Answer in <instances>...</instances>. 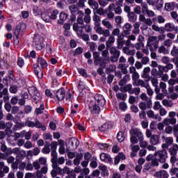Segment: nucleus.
Masks as SVG:
<instances>
[{
  "label": "nucleus",
  "instance_id": "1",
  "mask_svg": "<svg viewBox=\"0 0 178 178\" xmlns=\"http://www.w3.org/2000/svg\"><path fill=\"white\" fill-rule=\"evenodd\" d=\"M129 134L131 136V144H138L140 140L144 138V134L137 128H132L129 131Z\"/></svg>",
  "mask_w": 178,
  "mask_h": 178
},
{
  "label": "nucleus",
  "instance_id": "2",
  "mask_svg": "<svg viewBox=\"0 0 178 178\" xmlns=\"http://www.w3.org/2000/svg\"><path fill=\"white\" fill-rule=\"evenodd\" d=\"M40 66L42 67V69H44L47 66V61L43 58H39L38 59V64L33 65L35 74H36V76H38V79H42V76H44V74L42 73V70H41Z\"/></svg>",
  "mask_w": 178,
  "mask_h": 178
},
{
  "label": "nucleus",
  "instance_id": "3",
  "mask_svg": "<svg viewBox=\"0 0 178 178\" xmlns=\"http://www.w3.org/2000/svg\"><path fill=\"white\" fill-rule=\"evenodd\" d=\"M29 94L31 95L33 99V104H35V105H40L41 104H44L42 102V96L40 93L38 92V90L35 89V87L29 88L28 89Z\"/></svg>",
  "mask_w": 178,
  "mask_h": 178
},
{
  "label": "nucleus",
  "instance_id": "4",
  "mask_svg": "<svg viewBox=\"0 0 178 178\" xmlns=\"http://www.w3.org/2000/svg\"><path fill=\"white\" fill-rule=\"evenodd\" d=\"M154 156L159 159L160 163H165L168 159V150L163 149L154 152Z\"/></svg>",
  "mask_w": 178,
  "mask_h": 178
},
{
  "label": "nucleus",
  "instance_id": "5",
  "mask_svg": "<svg viewBox=\"0 0 178 178\" xmlns=\"http://www.w3.org/2000/svg\"><path fill=\"white\" fill-rule=\"evenodd\" d=\"M163 144L161 145L162 149H168L170 145H173V137H166L165 136H161Z\"/></svg>",
  "mask_w": 178,
  "mask_h": 178
},
{
  "label": "nucleus",
  "instance_id": "6",
  "mask_svg": "<svg viewBox=\"0 0 178 178\" xmlns=\"http://www.w3.org/2000/svg\"><path fill=\"white\" fill-rule=\"evenodd\" d=\"M44 41V38H42L40 35H35L33 39V42L35 43V47L36 49H38V51H40V49H42V42Z\"/></svg>",
  "mask_w": 178,
  "mask_h": 178
},
{
  "label": "nucleus",
  "instance_id": "7",
  "mask_svg": "<svg viewBox=\"0 0 178 178\" xmlns=\"http://www.w3.org/2000/svg\"><path fill=\"white\" fill-rule=\"evenodd\" d=\"M132 28L133 25H131V24L128 22L125 23L122 26V37H127V35H130Z\"/></svg>",
  "mask_w": 178,
  "mask_h": 178
},
{
  "label": "nucleus",
  "instance_id": "8",
  "mask_svg": "<svg viewBox=\"0 0 178 178\" xmlns=\"http://www.w3.org/2000/svg\"><path fill=\"white\" fill-rule=\"evenodd\" d=\"M149 79H147L145 81L143 79H139L136 82H133L132 84L134 87H142L143 88H146L147 86H149Z\"/></svg>",
  "mask_w": 178,
  "mask_h": 178
},
{
  "label": "nucleus",
  "instance_id": "9",
  "mask_svg": "<svg viewBox=\"0 0 178 178\" xmlns=\"http://www.w3.org/2000/svg\"><path fill=\"white\" fill-rule=\"evenodd\" d=\"M154 47L155 49L158 48V38L156 36H150L148 38L147 47Z\"/></svg>",
  "mask_w": 178,
  "mask_h": 178
},
{
  "label": "nucleus",
  "instance_id": "10",
  "mask_svg": "<svg viewBox=\"0 0 178 178\" xmlns=\"http://www.w3.org/2000/svg\"><path fill=\"white\" fill-rule=\"evenodd\" d=\"M95 102L99 105V106H104L106 104L105 98L102 95L96 94L95 95Z\"/></svg>",
  "mask_w": 178,
  "mask_h": 178
},
{
  "label": "nucleus",
  "instance_id": "11",
  "mask_svg": "<svg viewBox=\"0 0 178 178\" xmlns=\"http://www.w3.org/2000/svg\"><path fill=\"white\" fill-rule=\"evenodd\" d=\"M140 98L142 99V101H145L147 102L148 109H151V108H152V99H151V97H148L147 94L142 93L140 96Z\"/></svg>",
  "mask_w": 178,
  "mask_h": 178
},
{
  "label": "nucleus",
  "instance_id": "12",
  "mask_svg": "<svg viewBox=\"0 0 178 178\" xmlns=\"http://www.w3.org/2000/svg\"><path fill=\"white\" fill-rule=\"evenodd\" d=\"M65 97H66L65 89L60 88L56 92V97L58 101H63V99H65Z\"/></svg>",
  "mask_w": 178,
  "mask_h": 178
},
{
  "label": "nucleus",
  "instance_id": "13",
  "mask_svg": "<svg viewBox=\"0 0 178 178\" xmlns=\"http://www.w3.org/2000/svg\"><path fill=\"white\" fill-rule=\"evenodd\" d=\"M139 20L147 26H152V20L151 18H147L145 17V15L143 14L139 15Z\"/></svg>",
  "mask_w": 178,
  "mask_h": 178
},
{
  "label": "nucleus",
  "instance_id": "14",
  "mask_svg": "<svg viewBox=\"0 0 178 178\" xmlns=\"http://www.w3.org/2000/svg\"><path fill=\"white\" fill-rule=\"evenodd\" d=\"M69 9L72 15V17H71V20L72 22H73V20L76 19L75 15L79 11V7H77V6H76L75 4H72L71 6H69Z\"/></svg>",
  "mask_w": 178,
  "mask_h": 178
},
{
  "label": "nucleus",
  "instance_id": "15",
  "mask_svg": "<svg viewBox=\"0 0 178 178\" xmlns=\"http://www.w3.org/2000/svg\"><path fill=\"white\" fill-rule=\"evenodd\" d=\"M147 115L148 118H150L151 119H154V120H158V122H161L162 120V117L159 116V114L155 115V113L152 110H149L147 112Z\"/></svg>",
  "mask_w": 178,
  "mask_h": 178
},
{
  "label": "nucleus",
  "instance_id": "16",
  "mask_svg": "<svg viewBox=\"0 0 178 178\" xmlns=\"http://www.w3.org/2000/svg\"><path fill=\"white\" fill-rule=\"evenodd\" d=\"M165 29L166 31H175V33H178V27L175 26L174 24L172 22H168L165 24Z\"/></svg>",
  "mask_w": 178,
  "mask_h": 178
},
{
  "label": "nucleus",
  "instance_id": "17",
  "mask_svg": "<svg viewBox=\"0 0 178 178\" xmlns=\"http://www.w3.org/2000/svg\"><path fill=\"white\" fill-rule=\"evenodd\" d=\"M100 159L103 162H106V163H112V157H111V155L106 154V153H102L100 154Z\"/></svg>",
  "mask_w": 178,
  "mask_h": 178
},
{
  "label": "nucleus",
  "instance_id": "18",
  "mask_svg": "<svg viewBox=\"0 0 178 178\" xmlns=\"http://www.w3.org/2000/svg\"><path fill=\"white\" fill-rule=\"evenodd\" d=\"M122 51L125 55H127V56H134V55H136V50L130 49L129 47H123Z\"/></svg>",
  "mask_w": 178,
  "mask_h": 178
},
{
  "label": "nucleus",
  "instance_id": "19",
  "mask_svg": "<svg viewBox=\"0 0 178 178\" xmlns=\"http://www.w3.org/2000/svg\"><path fill=\"white\" fill-rule=\"evenodd\" d=\"M90 109L92 113H99V111H101V106L95 102L93 104L90 105Z\"/></svg>",
  "mask_w": 178,
  "mask_h": 178
},
{
  "label": "nucleus",
  "instance_id": "20",
  "mask_svg": "<svg viewBox=\"0 0 178 178\" xmlns=\"http://www.w3.org/2000/svg\"><path fill=\"white\" fill-rule=\"evenodd\" d=\"M154 176L157 178H168L169 177V173L165 170H162L160 171L156 172L154 174Z\"/></svg>",
  "mask_w": 178,
  "mask_h": 178
},
{
  "label": "nucleus",
  "instance_id": "21",
  "mask_svg": "<svg viewBox=\"0 0 178 178\" xmlns=\"http://www.w3.org/2000/svg\"><path fill=\"white\" fill-rule=\"evenodd\" d=\"M178 151V145L177 143L172 144V146L168 149V152L171 156H177Z\"/></svg>",
  "mask_w": 178,
  "mask_h": 178
},
{
  "label": "nucleus",
  "instance_id": "22",
  "mask_svg": "<svg viewBox=\"0 0 178 178\" xmlns=\"http://www.w3.org/2000/svg\"><path fill=\"white\" fill-rule=\"evenodd\" d=\"M165 126H169V124H176L177 120L176 118H165L163 121Z\"/></svg>",
  "mask_w": 178,
  "mask_h": 178
},
{
  "label": "nucleus",
  "instance_id": "23",
  "mask_svg": "<svg viewBox=\"0 0 178 178\" xmlns=\"http://www.w3.org/2000/svg\"><path fill=\"white\" fill-rule=\"evenodd\" d=\"M40 106V107L36 108L34 111V114L36 115V116H38V115H41L42 112L45 110V106L44 105V103H41L40 104H36L37 106Z\"/></svg>",
  "mask_w": 178,
  "mask_h": 178
},
{
  "label": "nucleus",
  "instance_id": "24",
  "mask_svg": "<svg viewBox=\"0 0 178 178\" xmlns=\"http://www.w3.org/2000/svg\"><path fill=\"white\" fill-rule=\"evenodd\" d=\"M23 29H26V24H19L17 26V27H16V29H15V30L14 31V35L15 37H19V35H20V31H22L23 30Z\"/></svg>",
  "mask_w": 178,
  "mask_h": 178
},
{
  "label": "nucleus",
  "instance_id": "25",
  "mask_svg": "<svg viewBox=\"0 0 178 178\" xmlns=\"http://www.w3.org/2000/svg\"><path fill=\"white\" fill-rule=\"evenodd\" d=\"M120 90L131 94L133 91V85H131V83L127 84L124 86L121 87Z\"/></svg>",
  "mask_w": 178,
  "mask_h": 178
},
{
  "label": "nucleus",
  "instance_id": "26",
  "mask_svg": "<svg viewBox=\"0 0 178 178\" xmlns=\"http://www.w3.org/2000/svg\"><path fill=\"white\" fill-rule=\"evenodd\" d=\"M140 26H141V23L138 22L134 24V29L132 30V33L135 35H138V34H140Z\"/></svg>",
  "mask_w": 178,
  "mask_h": 178
},
{
  "label": "nucleus",
  "instance_id": "27",
  "mask_svg": "<svg viewBox=\"0 0 178 178\" xmlns=\"http://www.w3.org/2000/svg\"><path fill=\"white\" fill-rule=\"evenodd\" d=\"M124 159H126V156L122 152H120L118 156H115L114 163L115 165H118L121 160L123 161Z\"/></svg>",
  "mask_w": 178,
  "mask_h": 178
},
{
  "label": "nucleus",
  "instance_id": "28",
  "mask_svg": "<svg viewBox=\"0 0 178 178\" xmlns=\"http://www.w3.org/2000/svg\"><path fill=\"white\" fill-rule=\"evenodd\" d=\"M48 173V165H45L42 167L40 170L36 171V176H42V175H47Z\"/></svg>",
  "mask_w": 178,
  "mask_h": 178
},
{
  "label": "nucleus",
  "instance_id": "29",
  "mask_svg": "<svg viewBox=\"0 0 178 178\" xmlns=\"http://www.w3.org/2000/svg\"><path fill=\"white\" fill-rule=\"evenodd\" d=\"M149 143L152 144V145H158V144H159V136L152 135L149 139Z\"/></svg>",
  "mask_w": 178,
  "mask_h": 178
},
{
  "label": "nucleus",
  "instance_id": "30",
  "mask_svg": "<svg viewBox=\"0 0 178 178\" xmlns=\"http://www.w3.org/2000/svg\"><path fill=\"white\" fill-rule=\"evenodd\" d=\"M102 24H103V26L106 29H108V30H112L113 29V25L111 22H109V20H108L107 18H105L102 21Z\"/></svg>",
  "mask_w": 178,
  "mask_h": 178
},
{
  "label": "nucleus",
  "instance_id": "31",
  "mask_svg": "<svg viewBox=\"0 0 178 178\" xmlns=\"http://www.w3.org/2000/svg\"><path fill=\"white\" fill-rule=\"evenodd\" d=\"M35 127H36L37 129H41L43 131H45V130H47V127H45V125H43L42 122L38 120V118L35 119Z\"/></svg>",
  "mask_w": 178,
  "mask_h": 178
},
{
  "label": "nucleus",
  "instance_id": "32",
  "mask_svg": "<svg viewBox=\"0 0 178 178\" xmlns=\"http://www.w3.org/2000/svg\"><path fill=\"white\" fill-rule=\"evenodd\" d=\"M115 36L113 35L109 36L108 40L106 42V48H111L112 45L115 44Z\"/></svg>",
  "mask_w": 178,
  "mask_h": 178
},
{
  "label": "nucleus",
  "instance_id": "33",
  "mask_svg": "<svg viewBox=\"0 0 178 178\" xmlns=\"http://www.w3.org/2000/svg\"><path fill=\"white\" fill-rule=\"evenodd\" d=\"M69 144L71 145V148H72V149H76V148L79 147V140L77 138H72L70 140Z\"/></svg>",
  "mask_w": 178,
  "mask_h": 178
},
{
  "label": "nucleus",
  "instance_id": "34",
  "mask_svg": "<svg viewBox=\"0 0 178 178\" xmlns=\"http://www.w3.org/2000/svg\"><path fill=\"white\" fill-rule=\"evenodd\" d=\"M92 20L94 22L95 26H101V17L99 15L95 14V13H94V15L92 16Z\"/></svg>",
  "mask_w": 178,
  "mask_h": 178
},
{
  "label": "nucleus",
  "instance_id": "35",
  "mask_svg": "<svg viewBox=\"0 0 178 178\" xmlns=\"http://www.w3.org/2000/svg\"><path fill=\"white\" fill-rule=\"evenodd\" d=\"M149 72H151V68L149 67H145L141 75L143 79H148V77H149Z\"/></svg>",
  "mask_w": 178,
  "mask_h": 178
},
{
  "label": "nucleus",
  "instance_id": "36",
  "mask_svg": "<svg viewBox=\"0 0 178 178\" xmlns=\"http://www.w3.org/2000/svg\"><path fill=\"white\" fill-rule=\"evenodd\" d=\"M159 54H163V55H168L169 54V49H167L163 44L160 46L158 49Z\"/></svg>",
  "mask_w": 178,
  "mask_h": 178
},
{
  "label": "nucleus",
  "instance_id": "37",
  "mask_svg": "<svg viewBox=\"0 0 178 178\" xmlns=\"http://www.w3.org/2000/svg\"><path fill=\"white\" fill-rule=\"evenodd\" d=\"M165 9L167 12H170L175 9V2L165 3Z\"/></svg>",
  "mask_w": 178,
  "mask_h": 178
},
{
  "label": "nucleus",
  "instance_id": "38",
  "mask_svg": "<svg viewBox=\"0 0 178 178\" xmlns=\"http://www.w3.org/2000/svg\"><path fill=\"white\" fill-rule=\"evenodd\" d=\"M88 3L89 6H90V8H92V9H94V10L98 9V7L99 6L98 5V2H97L95 0H88Z\"/></svg>",
  "mask_w": 178,
  "mask_h": 178
},
{
  "label": "nucleus",
  "instance_id": "39",
  "mask_svg": "<svg viewBox=\"0 0 178 178\" xmlns=\"http://www.w3.org/2000/svg\"><path fill=\"white\" fill-rule=\"evenodd\" d=\"M162 104L163 106H166L167 108H173V102L171 100H168L166 99L162 100Z\"/></svg>",
  "mask_w": 178,
  "mask_h": 178
},
{
  "label": "nucleus",
  "instance_id": "40",
  "mask_svg": "<svg viewBox=\"0 0 178 178\" xmlns=\"http://www.w3.org/2000/svg\"><path fill=\"white\" fill-rule=\"evenodd\" d=\"M152 30H154V31H158L159 33H160L161 34H163V33H165V28L163 27H159L156 24H153L152 26Z\"/></svg>",
  "mask_w": 178,
  "mask_h": 178
},
{
  "label": "nucleus",
  "instance_id": "41",
  "mask_svg": "<svg viewBox=\"0 0 178 178\" xmlns=\"http://www.w3.org/2000/svg\"><path fill=\"white\" fill-rule=\"evenodd\" d=\"M129 22L131 23H135L137 20V15L134 14V13L131 12L128 14Z\"/></svg>",
  "mask_w": 178,
  "mask_h": 178
},
{
  "label": "nucleus",
  "instance_id": "42",
  "mask_svg": "<svg viewBox=\"0 0 178 178\" xmlns=\"http://www.w3.org/2000/svg\"><path fill=\"white\" fill-rule=\"evenodd\" d=\"M42 152L43 154H49V152H51V148H50L49 143L46 142L44 147L42 149Z\"/></svg>",
  "mask_w": 178,
  "mask_h": 178
},
{
  "label": "nucleus",
  "instance_id": "43",
  "mask_svg": "<svg viewBox=\"0 0 178 178\" xmlns=\"http://www.w3.org/2000/svg\"><path fill=\"white\" fill-rule=\"evenodd\" d=\"M94 63L96 65H99L100 67H105V63H102V58L101 57L95 58Z\"/></svg>",
  "mask_w": 178,
  "mask_h": 178
},
{
  "label": "nucleus",
  "instance_id": "44",
  "mask_svg": "<svg viewBox=\"0 0 178 178\" xmlns=\"http://www.w3.org/2000/svg\"><path fill=\"white\" fill-rule=\"evenodd\" d=\"M134 144H136V143H131V145H129V148L130 149H131L132 152L138 153V151H140V145H134Z\"/></svg>",
  "mask_w": 178,
  "mask_h": 178
},
{
  "label": "nucleus",
  "instance_id": "45",
  "mask_svg": "<svg viewBox=\"0 0 178 178\" xmlns=\"http://www.w3.org/2000/svg\"><path fill=\"white\" fill-rule=\"evenodd\" d=\"M111 127V124L106 122L103 125H102L101 127H99V129L100 130V131H106V130H109Z\"/></svg>",
  "mask_w": 178,
  "mask_h": 178
},
{
  "label": "nucleus",
  "instance_id": "46",
  "mask_svg": "<svg viewBox=\"0 0 178 178\" xmlns=\"http://www.w3.org/2000/svg\"><path fill=\"white\" fill-rule=\"evenodd\" d=\"M173 44V41L170 39H167L163 42V45L166 47L168 49L172 47V44Z\"/></svg>",
  "mask_w": 178,
  "mask_h": 178
},
{
  "label": "nucleus",
  "instance_id": "47",
  "mask_svg": "<svg viewBox=\"0 0 178 178\" xmlns=\"http://www.w3.org/2000/svg\"><path fill=\"white\" fill-rule=\"evenodd\" d=\"M94 30L97 33V34H99L100 35H102L104 34V29L101 25H96L94 27Z\"/></svg>",
  "mask_w": 178,
  "mask_h": 178
},
{
  "label": "nucleus",
  "instance_id": "48",
  "mask_svg": "<svg viewBox=\"0 0 178 178\" xmlns=\"http://www.w3.org/2000/svg\"><path fill=\"white\" fill-rule=\"evenodd\" d=\"M139 108L141 109V111H147V108H148V102H142L139 103Z\"/></svg>",
  "mask_w": 178,
  "mask_h": 178
},
{
  "label": "nucleus",
  "instance_id": "49",
  "mask_svg": "<svg viewBox=\"0 0 178 178\" xmlns=\"http://www.w3.org/2000/svg\"><path fill=\"white\" fill-rule=\"evenodd\" d=\"M117 138L119 143H123L124 141V133L123 131L118 132L117 135Z\"/></svg>",
  "mask_w": 178,
  "mask_h": 178
},
{
  "label": "nucleus",
  "instance_id": "50",
  "mask_svg": "<svg viewBox=\"0 0 178 178\" xmlns=\"http://www.w3.org/2000/svg\"><path fill=\"white\" fill-rule=\"evenodd\" d=\"M139 141V145L140 148H147L148 147V142L147 140H144V138L142 140H138Z\"/></svg>",
  "mask_w": 178,
  "mask_h": 178
},
{
  "label": "nucleus",
  "instance_id": "51",
  "mask_svg": "<svg viewBox=\"0 0 178 178\" xmlns=\"http://www.w3.org/2000/svg\"><path fill=\"white\" fill-rule=\"evenodd\" d=\"M159 87L161 90V92H163V94H166V92H168V90H166V83L164 82H160L159 83Z\"/></svg>",
  "mask_w": 178,
  "mask_h": 178
},
{
  "label": "nucleus",
  "instance_id": "52",
  "mask_svg": "<svg viewBox=\"0 0 178 178\" xmlns=\"http://www.w3.org/2000/svg\"><path fill=\"white\" fill-rule=\"evenodd\" d=\"M40 150L38 147H35L33 151L29 150L28 151V155H31V154H33V155H35V156H37V155H38V154H40Z\"/></svg>",
  "mask_w": 178,
  "mask_h": 178
},
{
  "label": "nucleus",
  "instance_id": "53",
  "mask_svg": "<svg viewBox=\"0 0 178 178\" xmlns=\"http://www.w3.org/2000/svg\"><path fill=\"white\" fill-rule=\"evenodd\" d=\"M123 45H124V41H123V39L119 38L118 40H117L118 49H122V48H123Z\"/></svg>",
  "mask_w": 178,
  "mask_h": 178
},
{
  "label": "nucleus",
  "instance_id": "54",
  "mask_svg": "<svg viewBox=\"0 0 178 178\" xmlns=\"http://www.w3.org/2000/svg\"><path fill=\"white\" fill-rule=\"evenodd\" d=\"M110 54L111 55H118V56H120V51L116 49V47H111L110 49Z\"/></svg>",
  "mask_w": 178,
  "mask_h": 178
},
{
  "label": "nucleus",
  "instance_id": "55",
  "mask_svg": "<svg viewBox=\"0 0 178 178\" xmlns=\"http://www.w3.org/2000/svg\"><path fill=\"white\" fill-rule=\"evenodd\" d=\"M140 79V74H138V72H134V74H132V80H133V83H136L138 81V79Z\"/></svg>",
  "mask_w": 178,
  "mask_h": 178
},
{
  "label": "nucleus",
  "instance_id": "56",
  "mask_svg": "<svg viewBox=\"0 0 178 178\" xmlns=\"http://www.w3.org/2000/svg\"><path fill=\"white\" fill-rule=\"evenodd\" d=\"M142 6V13H147L148 10H149V9H148V4H147V3L143 2L141 4Z\"/></svg>",
  "mask_w": 178,
  "mask_h": 178
},
{
  "label": "nucleus",
  "instance_id": "57",
  "mask_svg": "<svg viewBox=\"0 0 178 178\" xmlns=\"http://www.w3.org/2000/svg\"><path fill=\"white\" fill-rule=\"evenodd\" d=\"M116 97L118 99H121V101H124L126 100V98H127V95H124L123 93H117Z\"/></svg>",
  "mask_w": 178,
  "mask_h": 178
},
{
  "label": "nucleus",
  "instance_id": "58",
  "mask_svg": "<svg viewBox=\"0 0 178 178\" xmlns=\"http://www.w3.org/2000/svg\"><path fill=\"white\" fill-rule=\"evenodd\" d=\"M155 145H152L150 143V145H148L147 149H148V151H152L153 152H158V148L156 147H155Z\"/></svg>",
  "mask_w": 178,
  "mask_h": 178
},
{
  "label": "nucleus",
  "instance_id": "59",
  "mask_svg": "<svg viewBox=\"0 0 178 178\" xmlns=\"http://www.w3.org/2000/svg\"><path fill=\"white\" fill-rule=\"evenodd\" d=\"M170 16L172 19H173V20H175V23H178V15L177 13H176V11H172L170 13Z\"/></svg>",
  "mask_w": 178,
  "mask_h": 178
},
{
  "label": "nucleus",
  "instance_id": "60",
  "mask_svg": "<svg viewBox=\"0 0 178 178\" xmlns=\"http://www.w3.org/2000/svg\"><path fill=\"white\" fill-rule=\"evenodd\" d=\"M59 17H60V20H61V23H63V22H65V20L67 19V14L63 12H61L60 13Z\"/></svg>",
  "mask_w": 178,
  "mask_h": 178
},
{
  "label": "nucleus",
  "instance_id": "61",
  "mask_svg": "<svg viewBox=\"0 0 178 178\" xmlns=\"http://www.w3.org/2000/svg\"><path fill=\"white\" fill-rule=\"evenodd\" d=\"M145 89L147 90V94L149 97H152L154 95V90L151 88V86H147Z\"/></svg>",
  "mask_w": 178,
  "mask_h": 178
},
{
  "label": "nucleus",
  "instance_id": "62",
  "mask_svg": "<svg viewBox=\"0 0 178 178\" xmlns=\"http://www.w3.org/2000/svg\"><path fill=\"white\" fill-rule=\"evenodd\" d=\"M172 56H178V48L173 45L172 49L171 50Z\"/></svg>",
  "mask_w": 178,
  "mask_h": 178
},
{
  "label": "nucleus",
  "instance_id": "63",
  "mask_svg": "<svg viewBox=\"0 0 178 178\" xmlns=\"http://www.w3.org/2000/svg\"><path fill=\"white\" fill-rule=\"evenodd\" d=\"M102 56L104 58L105 60H109V51L104 50L102 51Z\"/></svg>",
  "mask_w": 178,
  "mask_h": 178
},
{
  "label": "nucleus",
  "instance_id": "64",
  "mask_svg": "<svg viewBox=\"0 0 178 178\" xmlns=\"http://www.w3.org/2000/svg\"><path fill=\"white\" fill-rule=\"evenodd\" d=\"M172 133H173V136L178 135V124H175L172 126Z\"/></svg>",
  "mask_w": 178,
  "mask_h": 178
}]
</instances>
